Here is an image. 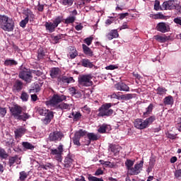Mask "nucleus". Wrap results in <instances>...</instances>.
I'll return each mask as SVG.
<instances>
[{
    "mask_svg": "<svg viewBox=\"0 0 181 181\" xmlns=\"http://www.w3.org/2000/svg\"><path fill=\"white\" fill-rule=\"evenodd\" d=\"M78 56V52H77V49L75 47L69 46L68 48V57L69 59H75Z\"/></svg>",
    "mask_w": 181,
    "mask_h": 181,
    "instance_id": "obj_14",
    "label": "nucleus"
},
{
    "mask_svg": "<svg viewBox=\"0 0 181 181\" xmlns=\"http://www.w3.org/2000/svg\"><path fill=\"white\" fill-rule=\"evenodd\" d=\"M82 49L83 54L86 55L87 57H93V56H94V52L93 50L86 44L82 45Z\"/></svg>",
    "mask_w": 181,
    "mask_h": 181,
    "instance_id": "obj_17",
    "label": "nucleus"
},
{
    "mask_svg": "<svg viewBox=\"0 0 181 181\" xmlns=\"http://www.w3.org/2000/svg\"><path fill=\"white\" fill-rule=\"evenodd\" d=\"M175 9V1H168L163 3V11Z\"/></svg>",
    "mask_w": 181,
    "mask_h": 181,
    "instance_id": "obj_16",
    "label": "nucleus"
},
{
    "mask_svg": "<svg viewBox=\"0 0 181 181\" xmlns=\"http://www.w3.org/2000/svg\"><path fill=\"white\" fill-rule=\"evenodd\" d=\"M154 10L155 11H163V7L160 6V1H159V0L155 1Z\"/></svg>",
    "mask_w": 181,
    "mask_h": 181,
    "instance_id": "obj_41",
    "label": "nucleus"
},
{
    "mask_svg": "<svg viewBox=\"0 0 181 181\" xmlns=\"http://www.w3.org/2000/svg\"><path fill=\"white\" fill-rule=\"evenodd\" d=\"M134 125L137 129H146L147 128L145 120L139 118L134 120Z\"/></svg>",
    "mask_w": 181,
    "mask_h": 181,
    "instance_id": "obj_13",
    "label": "nucleus"
},
{
    "mask_svg": "<svg viewBox=\"0 0 181 181\" xmlns=\"http://www.w3.org/2000/svg\"><path fill=\"white\" fill-rule=\"evenodd\" d=\"M69 91L72 97H76V98L81 97V92L78 91L76 87L69 88Z\"/></svg>",
    "mask_w": 181,
    "mask_h": 181,
    "instance_id": "obj_24",
    "label": "nucleus"
},
{
    "mask_svg": "<svg viewBox=\"0 0 181 181\" xmlns=\"http://www.w3.org/2000/svg\"><path fill=\"white\" fill-rule=\"evenodd\" d=\"M173 103L174 100L172 95H168L163 99V103L165 105H173Z\"/></svg>",
    "mask_w": 181,
    "mask_h": 181,
    "instance_id": "obj_30",
    "label": "nucleus"
},
{
    "mask_svg": "<svg viewBox=\"0 0 181 181\" xmlns=\"http://www.w3.org/2000/svg\"><path fill=\"white\" fill-rule=\"evenodd\" d=\"M135 97V94L133 93H127L124 95H122L121 98L122 100H124L125 101H128V100H132Z\"/></svg>",
    "mask_w": 181,
    "mask_h": 181,
    "instance_id": "obj_36",
    "label": "nucleus"
},
{
    "mask_svg": "<svg viewBox=\"0 0 181 181\" xmlns=\"http://www.w3.org/2000/svg\"><path fill=\"white\" fill-rule=\"evenodd\" d=\"M19 175H20L19 180L21 181L26 180V179L28 177V174L26 173V172L21 171V172H20Z\"/></svg>",
    "mask_w": 181,
    "mask_h": 181,
    "instance_id": "obj_46",
    "label": "nucleus"
},
{
    "mask_svg": "<svg viewBox=\"0 0 181 181\" xmlns=\"http://www.w3.org/2000/svg\"><path fill=\"white\" fill-rule=\"evenodd\" d=\"M6 146H9L11 148H15L16 146V144L15 143V140L13 139H10L9 141H6Z\"/></svg>",
    "mask_w": 181,
    "mask_h": 181,
    "instance_id": "obj_43",
    "label": "nucleus"
},
{
    "mask_svg": "<svg viewBox=\"0 0 181 181\" xmlns=\"http://www.w3.org/2000/svg\"><path fill=\"white\" fill-rule=\"evenodd\" d=\"M76 22V16H71L69 17H67L66 19H65L64 23L66 25H70V23H74Z\"/></svg>",
    "mask_w": 181,
    "mask_h": 181,
    "instance_id": "obj_38",
    "label": "nucleus"
},
{
    "mask_svg": "<svg viewBox=\"0 0 181 181\" xmlns=\"http://www.w3.org/2000/svg\"><path fill=\"white\" fill-rule=\"evenodd\" d=\"M155 39L156 40H158V42H160V43H165V42H168V40H169V37L166 35H156Z\"/></svg>",
    "mask_w": 181,
    "mask_h": 181,
    "instance_id": "obj_32",
    "label": "nucleus"
},
{
    "mask_svg": "<svg viewBox=\"0 0 181 181\" xmlns=\"http://www.w3.org/2000/svg\"><path fill=\"white\" fill-rule=\"evenodd\" d=\"M63 21V17L58 16L52 22H46L45 24L46 30H48L49 33H53L56 30V28L62 23Z\"/></svg>",
    "mask_w": 181,
    "mask_h": 181,
    "instance_id": "obj_6",
    "label": "nucleus"
},
{
    "mask_svg": "<svg viewBox=\"0 0 181 181\" xmlns=\"http://www.w3.org/2000/svg\"><path fill=\"white\" fill-rule=\"evenodd\" d=\"M71 115L73 116L75 121H78V119L81 118V113L79 112H72Z\"/></svg>",
    "mask_w": 181,
    "mask_h": 181,
    "instance_id": "obj_45",
    "label": "nucleus"
},
{
    "mask_svg": "<svg viewBox=\"0 0 181 181\" xmlns=\"http://www.w3.org/2000/svg\"><path fill=\"white\" fill-rule=\"evenodd\" d=\"M93 40H94V37H89L84 39L83 42L87 45V46H90L91 43H93Z\"/></svg>",
    "mask_w": 181,
    "mask_h": 181,
    "instance_id": "obj_51",
    "label": "nucleus"
},
{
    "mask_svg": "<svg viewBox=\"0 0 181 181\" xmlns=\"http://www.w3.org/2000/svg\"><path fill=\"white\" fill-rule=\"evenodd\" d=\"M33 73V74H35V76H37V77H40V76L43 75V72L40 71H36V70H33L31 71V74Z\"/></svg>",
    "mask_w": 181,
    "mask_h": 181,
    "instance_id": "obj_61",
    "label": "nucleus"
},
{
    "mask_svg": "<svg viewBox=\"0 0 181 181\" xmlns=\"http://www.w3.org/2000/svg\"><path fill=\"white\" fill-rule=\"evenodd\" d=\"M17 160H18V156H13L11 158H10L8 160L9 166L10 167L13 166V165L15 164V163L16 162Z\"/></svg>",
    "mask_w": 181,
    "mask_h": 181,
    "instance_id": "obj_47",
    "label": "nucleus"
},
{
    "mask_svg": "<svg viewBox=\"0 0 181 181\" xmlns=\"http://www.w3.org/2000/svg\"><path fill=\"white\" fill-rule=\"evenodd\" d=\"M107 125H102L99 127L98 131L99 134H105V132H107Z\"/></svg>",
    "mask_w": 181,
    "mask_h": 181,
    "instance_id": "obj_53",
    "label": "nucleus"
},
{
    "mask_svg": "<svg viewBox=\"0 0 181 181\" xmlns=\"http://www.w3.org/2000/svg\"><path fill=\"white\" fill-rule=\"evenodd\" d=\"M24 14L25 15L26 18L30 20V22H32V21L35 19V14H33V12L29 8L25 10Z\"/></svg>",
    "mask_w": 181,
    "mask_h": 181,
    "instance_id": "obj_29",
    "label": "nucleus"
},
{
    "mask_svg": "<svg viewBox=\"0 0 181 181\" xmlns=\"http://www.w3.org/2000/svg\"><path fill=\"white\" fill-rule=\"evenodd\" d=\"M156 91L158 95H165L168 93V89L162 86H158Z\"/></svg>",
    "mask_w": 181,
    "mask_h": 181,
    "instance_id": "obj_31",
    "label": "nucleus"
},
{
    "mask_svg": "<svg viewBox=\"0 0 181 181\" xmlns=\"http://www.w3.org/2000/svg\"><path fill=\"white\" fill-rule=\"evenodd\" d=\"M45 56H46V53L43 50V48H39L37 49V59L42 60V59H45Z\"/></svg>",
    "mask_w": 181,
    "mask_h": 181,
    "instance_id": "obj_33",
    "label": "nucleus"
},
{
    "mask_svg": "<svg viewBox=\"0 0 181 181\" xmlns=\"http://www.w3.org/2000/svg\"><path fill=\"white\" fill-rule=\"evenodd\" d=\"M6 66H18V62L15 59H6L4 62Z\"/></svg>",
    "mask_w": 181,
    "mask_h": 181,
    "instance_id": "obj_37",
    "label": "nucleus"
},
{
    "mask_svg": "<svg viewBox=\"0 0 181 181\" xmlns=\"http://www.w3.org/2000/svg\"><path fill=\"white\" fill-rule=\"evenodd\" d=\"M35 93H39V91H40V85H39L38 83H35L34 89L30 90V93H32V91H35Z\"/></svg>",
    "mask_w": 181,
    "mask_h": 181,
    "instance_id": "obj_56",
    "label": "nucleus"
},
{
    "mask_svg": "<svg viewBox=\"0 0 181 181\" xmlns=\"http://www.w3.org/2000/svg\"><path fill=\"white\" fill-rule=\"evenodd\" d=\"M74 0H59V3L61 5H64V6H71L74 4Z\"/></svg>",
    "mask_w": 181,
    "mask_h": 181,
    "instance_id": "obj_35",
    "label": "nucleus"
},
{
    "mask_svg": "<svg viewBox=\"0 0 181 181\" xmlns=\"http://www.w3.org/2000/svg\"><path fill=\"white\" fill-rule=\"evenodd\" d=\"M23 89V82L17 79L13 84L12 90L13 93H19Z\"/></svg>",
    "mask_w": 181,
    "mask_h": 181,
    "instance_id": "obj_11",
    "label": "nucleus"
},
{
    "mask_svg": "<svg viewBox=\"0 0 181 181\" xmlns=\"http://www.w3.org/2000/svg\"><path fill=\"white\" fill-rule=\"evenodd\" d=\"M74 78L73 77L62 76V83H66V84H70V83H74Z\"/></svg>",
    "mask_w": 181,
    "mask_h": 181,
    "instance_id": "obj_40",
    "label": "nucleus"
},
{
    "mask_svg": "<svg viewBox=\"0 0 181 181\" xmlns=\"http://www.w3.org/2000/svg\"><path fill=\"white\" fill-rule=\"evenodd\" d=\"M153 108H155V105H153V103H150L146 108V111L143 112V118H148V117L152 114Z\"/></svg>",
    "mask_w": 181,
    "mask_h": 181,
    "instance_id": "obj_18",
    "label": "nucleus"
},
{
    "mask_svg": "<svg viewBox=\"0 0 181 181\" xmlns=\"http://www.w3.org/2000/svg\"><path fill=\"white\" fill-rule=\"evenodd\" d=\"M74 135L81 139V137L86 136V135H87V132L86 130H83V129H81L78 132H76Z\"/></svg>",
    "mask_w": 181,
    "mask_h": 181,
    "instance_id": "obj_34",
    "label": "nucleus"
},
{
    "mask_svg": "<svg viewBox=\"0 0 181 181\" xmlns=\"http://www.w3.org/2000/svg\"><path fill=\"white\" fill-rule=\"evenodd\" d=\"M81 65L83 67H87L89 69H93V67H94V64H93V62H91L90 61V59L85 58V59H82L81 60Z\"/></svg>",
    "mask_w": 181,
    "mask_h": 181,
    "instance_id": "obj_23",
    "label": "nucleus"
},
{
    "mask_svg": "<svg viewBox=\"0 0 181 181\" xmlns=\"http://www.w3.org/2000/svg\"><path fill=\"white\" fill-rule=\"evenodd\" d=\"M26 134V129L25 127H19L14 131L15 138H22Z\"/></svg>",
    "mask_w": 181,
    "mask_h": 181,
    "instance_id": "obj_21",
    "label": "nucleus"
},
{
    "mask_svg": "<svg viewBox=\"0 0 181 181\" xmlns=\"http://www.w3.org/2000/svg\"><path fill=\"white\" fill-rule=\"evenodd\" d=\"M156 29L158 32H161V33H166L168 32V26L165 23H159L156 26Z\"/></svg>",
    "mask_w": 181,
    "mask_h": 181,
    "instance_id": "obj_25",
    "label": "nucleus"
},
{
    "mask_svg": "<svg viewBox=\"0 0 181 181\" xmlns=\"http://www.w3.org/2000/svg\"><path fill=\"white\" fill-rule=\"evenodd\" d=\"M174 176L175 179H181V169L176 170L174 173Z\"/></svg>",
    "mask_w": 181,
    "mask_h": 181,
    "instance_id": "obj_54",
    "label": "nucleus"
},
{
    "mask_svg": "<svg viewBox=\"0 0 181 181\" xmlns=\"http://www.w3.org/2000/svg\"><path fill=\"white\" fill-rule=\"evenodd\" d=\"M114 21H115L114 17H110V19L106 20L105 25H107V26H110L111 23H113Z\"/></svg>",
    "mask_w": 181,
    "mask_h": 181,
    "instance_id": "obj_58",
    "label": "nucleus"
},
{
    "mask_svg": "<svg viewBox=\"0 0 181 181\" xmlns=\"http://www.w3.org/2000/svg\"><path fill=\"white\" fill-rule=\"evenodd\" d=\"M61 71L59 67H54L49 71V76L52 78H57L60 75Z\"/></svg>",
    "mask_w": 181,
    "mask_h": 181,
    "instance_id": "obj_22",
    "label": "nucleus"
},
{
    "mask_svg": "<svg viewBox=\"0 0 181 181\" xmlns=\"http://www.w3.org/2000/svg\"><path fill=\"white\" fill-rule=\"evenodd\" d=\"M110 98H115L116 100H122L121 95H118V94H117L115 93H114L113 94H112L110 95Z\"/></svg>",
    "mask_w": 181,
    "mask_h": 181,
    "instance_id": "obj_64",
    "label": "nucleus"
},
{
    "mask_svg": "<svg viewBox=\"0 0 181 181\" xmlns=\"http://www.w3.org/2000/svg\"><path fill=\"white\" fill-rule=\"evenodd\" d=\"M110 149L111 152H112L113 153H119V146L111 144L110 146Z\"/></svg>",
    "mask_w": 181,
    "mask_h": 181,
    "instance_id": "obj_39",
    "label": "nucleus"
},
{
    "mask_svg": "<svg viewBox=\"0 0 181 181\" xmlns=\"http://www.w3.org/2000/svg\"><path fill=\"white\" fill-rule=\"evenodd\" d=\"M44 117H45L42 119V122L45 125H47V124L52 122V119L54 118V115L53 114V112L49 111Z\"/></svg>",
    "mask_w": 181,
    "mask_h": 181,
    "instance_id": "obj_20",
    "label": "nucleus"
},
{
    "mask_svg": "<svg viewBox=\"0 0 181 181\" xmlns=\"http://www.w3.org/2000/svg\"><path fill=\"white\" fill-rule=\"evenodd\" d=\"M112 103H105L98 108V117H111L114 114V110L111 109Z\"/></svg>",
    "mask_w": 181,
    "mask_h": 181,
    "instance_id": "obj_4",
    "label": "nucleus"
},
{
    "mask_svg": "<svg viewBox=\"0 0 181 181\" xmlns=\"http://www.w3.org/2000/svg\"><path fill=\"white\" fill-rule=\"evenodd\" d=\"M22 146L24 148V151H33L35 149V146L28 141H23Z\"/></svg>",
    "mask_w": 181,
    "mask_h": 181,
    "instance_id": "obj_28",
    "label": "nucleus"
},
{
    "mask_svg": "<svg viewBox=\"0 0 181 181\" xmlns=\"http://www.w3.org/2000/svg\"><path fill=\"white\" fill-rule=\"evenodd\" d=\"M144 166V161L141 160L139 163H136L134 165V168L132 167L129 170V175L131 176H134L135 175H139L141 173V169H142Z\"/></svg>",
    "mask_w": 181,
    "mask_h": 181,
    "instance_id": "obj_10",
    "label": "nucleus"
},
{
    "mask_svg": "<svg viewBox=\"0 0 181 181\" xmlns=\"http://www.w3.org/2000/svg\"><path fill=\"white\" fill-rule=\"evenodd\" d=\"M48 112H49V110L46 109L40 108L38 110V113L40 114V115H42L43 117H45V115H46V114H47Z\"/></svg>",
    "mask_w": 181,
    "mask_h": 181,
    "instance_id": "obj_55",
    "label": "nucleus"
},
{
    "mask_svg": "<svg viewBox=\"0 0 181 181\" xmlns=\"http://www.w3.org/2000/svg\"><path fill=\"white\" fill-rule=\"evenodd\" d=\"M176 135L177 134H171V133H169V132L166 133V136L169 139H176Z\"/></svg>",
    "mask_w": 181,
    "mask_h": 181,
    "instance_id": "obj_62",
    "label": "nucleus"
},
{
    "mask_svg": "<svg viewBox=\"0 0 181 181\" xmlns=\"http://www.w3.org/2000/svg\"><path fill=\"white\" fill-rule=\"evenodd\" d=\"M18 77L21 80H23L27 84L32 83V79L33 76H32V72L26 68L21 69L18 74Z\"/></svg>",
    "mask_w": 181,
    "mask_h": 181,
    "instance_id": "obj_7",
    "label": "nucleus"
},
{
    "mask_svg": "<svg viewBox=\"0 0 181 181\" xmlns=\"http://www.w3.org/2000/svg\"><path fill=\"white\" fill-rule=\"evenodd\" d=\"M119 36L118 34V30H112L107 35V38L108 40H112V39H115Z\"/></svg>",
    "mask_w": 181,
    "mask_h": 181,
    "instance_id": "obj_26",
    "label": "nucleus"
},
{
    "mask_svg": "<svg viewBox=\"0 0 181 181\" xmlns=\"http://www.w3.org/2000/svg\"><path fill=\"white\" fill-rule=\"evenodd\" d=\"M0 28L6 32H13L15 22L6 15H0Z\"/></svg>",
    "mask_w": 181,
    "mask_h": 181,
    "instance_id": "obj_1",
    "label": "nucleus"
},
{
    "mask_svg": "<svg viewBox=\"0 0 181 181\" xmlns=\"http://www.w3.org/2000/svg\"><path fill=\"white\" fill-rule=\"evenodd\" d=\"M64 137V134H63V132L60 131H55L49 134L48 139L49 142H54L55 144H57V142H60Z\"/></svg>",
    "mask_w": 181,
    "mask_h": 181,
    "instance_id": "obj_9",
    "label": "nucleus"
},
{
    "mask_svg": "<svg viewBox=\"0 0 181 181\" xmlns=\"http://www.w3.org/2000/svg\"><path fill=\"white\" fill-rule=\"evenodd\" d=\"M29 18H28V17H25V19L22 20L20 22V26L21 28H26V25H28V23H29Z\"/></svg>",
    "mask_w": 181,
    "mask_h": 181,
    "instance_id": "obj_49",
    "label": "nucleus"
},
{
    "mask_svg": "<svg viewBox=\"0 0 181 181\" xmlns=\"http://www.w3.org/2000/svg\"><path fill=\"white\" fill-rule=\"evenodd\" d=\"M134 161L127 159L125 162V166H127V168L128 170H129L133 166H134Z\"/></svg>",
    "mask_w": 181,
    "mask_h": 181,
    "instance_id": "obj_44",
    "label": "nucleus"
},
{
    "mask_svg": "<svg viewBox=\"0 0 181 181\" xmlns=\"http://www.w3.org/2000/svg\"><path fill=\"white\" fill-rule=\"evenodd\" d=\"M8 156H9L8 155L5 149L0 148V158H1V159H7Z\"/></svg>",
    "mask_w": 181,
    "mask_h": 181,
    "instance_id": "obj_42",
    "label": "nucleus"
},
{
    "mask_svg": "<svg viewBox=\"0 0 181 181\" xmlns=\"http://www.w3.org/2000/svg\"><path fill=\"white\" fill-rule=\"evenodd\" d=\"M115 88L118 91H126V92L129 91V86H128V85H127V83L124 82L117 83V84L115 85Z\"/></svg>",
    "mask_w": 181,
    "mask_h": 181,
    "instance_id": "obj_15",
    "label": "nucleus"
},
{
    "mask_svg": "<svg viewBox=\"0 0 181 181\" xmlns=\"http://www.w3.org/2000/svg\"><path fill=\"white\" fill-rule=\"evenodd\" d=\"M73 162H74V156L73 154L69 153L64 158V166L66 168H71L73 165Z\"/></svg>",
    "mask_w": 181,
    "mask_h": 181,
    "instance_id": "obj_12",
    "label": "nucleus"
},
{
    "mask_svg": "<svg viewBox=\"0 0 181 181\" xmlns=\"http://www.w3.org/2000/svg\"><path fill=\"white\" fill-rule=\"evenodd\" d=\"M66 97L64 95L54 94L51 99L46 102V104L50 107L57 108V106L60 105V103H63V101H66Z\"/></svg>",
    "mask_w": 181,
    "mask_h": 181,
    "instance_id": "obj_5",
    "label": "nucleus"
},
{
    "mask_svg": "<svg viewBox=\"0 0 181 181\" xmlns=\"http://www.w3.org/2000/svg\"><path fill=\"white\" fill-rule=\"evenodd\" d=\"M57 108H59L60 110H67L69 108V105L66 103L59 104Z\"/></svg>",
    "mask_w": 181,
    "mask_h": 181,
    "instance_id": "obj_57",
    "label": "nucleus"
},
{
    "mask_svg": "<svg viewBox=\"0 0 181 181\" xmlns=\"http://www.w3.org/2000/svg\"><path fill=\"white\" fill-rule=\"evenodd\" d=\"M155 121H156V116L151 115L144 120V123L146 124V127L148 128V127H149V125H152Z\"/></svg>",
    "mask_w": 181,
    "mask_h": 181,
    "instance_id": "obj_27",
    "label": "nucleus"
},
{
    "mask_svg": "<svg viewBox=\"0 0 181 181\" xmlns=\"http://www.w3.org/2000/svg\"><path fill=\"white\" fill-rule=\"evenodd\" d=\"M6 115V109L4 107H0V117L1 118H4Z\"/></svg>",
    "mask_w": 181,
    "mask_h": 181,
    "instance_id": "obj_59",
    "label": "nucleus"
},
{
    "mask_svg": "<svg viewBox=\"0 0 181 181\" xmlns=\"http://www.w3.org/2000/svg\"><path fill=\"white\" fill-rule=\"evenodd\" d=\"M93 76L91 74L79 75L78 77V87H91L93 82Z\"/></svg>",
    "mask_w": 181,
    "mask_h": 181,
    "instance_id": "obj_3",
    "label": "nucleus"
},
{
    "mask_svg": "<svg viewBox=\"0 0 181 181\" xmlns=\"http://www.w3.org/2000/svg\"><path fill=\"white\" fill-rule=\"evenodd\" d=\"M63 152H64V146L60 143L57 148H51L50 153L51 155H55V159L58 162H62L63 160Z\"/></svg>",
    "mask_w": 181,
    "mask_h": 181,
    "instance_id": "obj_8",
    "label": "nucleus"
},
{
    "mask_svg": "<svg viewBox=\"0 0 181 181\" xmlns=\"http://www.w3.org/2000/svg\"><path fill=\"white\" fill-rule=\"evenodd\" d=\"M23 111V108L19 105H14L13 107H10V112L16 119H19V121H26V119H29L30 116L28 113L22 114Z\"/></svg>",
    "mask_w": 181,
    "mask_h": 181,
    "instance_id": "obj_2",
    "label": "nucleus"
},
{
    "mask_svg": "<svg viewBox=\"0 0 181 181\" xmlns=\"http://www.w3.org/2000/svg\"><path fill=\"white\" fill-rule=\"evenodd\" d=\"M73 144L76 145V146H81V144L80 143V139L75 136L72 138Z\"/></svg>",
    "mask_w": 181,
    "mask_h": 181,
    "instance_id": "obj_48",
    "label": "nucleus"
},
{
    "mask_svg": "<svg viewBox=\"0 0 181 181\" xmlns=\"http://www.w3.org/2000/svg\"><path fill=\"white\" fill-rule=\"evenodd\" d=\"M22 101L26 102L29 100V95L26 92H23L21 95Z\"/></svg>",
    "mask_w": 181,
    "mask_h": 181,
    "instance_id": "obj_50",
    "label": "nucleus"
},
{
    "mask_svg": "<svg viewBox=\"0 0 181 181\" xmlns=\"http://www.w3.org/2000/svg\"><path fill=\"white\" fill-rule=\"evenodd\" d=\"M88 139L86 141H85V145L88 146L90 144H91V141H98V136H97L94 133H88L87 134Z\"/></svg>",
    "mask_w": 181,
    "mask_h": 181,
    "instance_id": "obj_19",
    "label": "nucleus"
},
{
    "mask_svg": "<svg viewBox=\"0 0 181 181\" xmlns=\"http://www.w3.org/2000/svg\"><path fill=\"white\" fill-rule=\"evenodd\" d=\"M174 9L177 11V15L181 13V6L179 4H175Z\"/></svg>",
    "mask_w": 181,
    "mask_h": 181,
    "instance_id": "obj_63",
    "label": "nucleus"
},
{
    "mask_svg": "<svg viewBox=\"0 0 181 181\" xmlns=\"http://www.w3.org/2000/svg\"><path fill=\"white\" fill-rule=\"evenodd\" d=\"M165 16L162 13H158L154 15V19H164Z\"/></svg>",
    "mask_w": 181,
    "mask_h": 181,
    "instance_id": "obj_60",
    "label": "nucleus"
},
{
    "mask_svg": "<svg viewBox=\"0 0 181 181\" xmlns=\"http://www.w3.org/2000/svg\"><path fill=\"white\" fill-rule=\"evenodd\" d=\"M88 180L89 181H104V180L103 179V177L101 178H98L97 177L93 176V175H89L88 177Z\"/></svg>",
    "mask_w": 181,
    "mask_h": 181,
    "instance_id": "obj_52",
    "label": "nucleus"
}]
</instances>
